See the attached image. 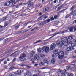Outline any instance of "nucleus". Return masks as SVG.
<instances>
[{
  "mask_svg": "<svg viewBox=\"0 0 76 76\" xmlns=\"http://www.w3.org/2000/svg\"><path fill=\"white\" fill-rule=\"evenodd\" d=\"M13 1V0H9V2H6L5 4V6H9V5H10V3H12V4H12V2H10V1Z\"/></svg>",
  "mask_w": 76,
  "mask_h": 76,
  "instance_id": "nucleus-8",
  "label": "nucleus"
},
{
  "mask_svg": "<svg viewBox=\"0 0 76 76\" xmlns=\"http://www.w3.org/2000/svg\"><path fill=\"white\" fill-rule=\"evenodd\" d=\"M55 56H56V55H55V54H53L52 56V57H55Z\"/></svg>",
  "mask_w": 76,
  "mask_h": 76,
  "instance_id": "nucleus-41",
  "label": "nucleus"
},
{
  "mask_svg": "<svg viewBox=\"0 0 76 76\" xmlns=\"http://www.w3.org/2000/svg\"><path fill=\"white\" fill-rule=\"evenodd\" d=\"M76 67V66L75 65H72L71 66V69L72 70H74V71H76V67L74 69L73 68V67Z\"/></svg>",
  "mask_w": 76,
  "mask_h": 76,
  "instance_id": "nucleus-12",
  "label": "nucleus"
},
{
  "mask_svg": "<svg viewBox=\"0 0 76 76\" xmlns=\"http://www.w3.org/2000/svg\"><path fill=\"white\" fill-rule=\"evenodd\" d=\"M61 43V42H60V41L58 40L56 42V45L58 46V45H60V44Z\"/></svg>",
  "mask_w": 76,
  "mask_h": 76,
  "instance_id": "nucleus-16",
  "label": "nucleus"
},
{
  "mask_svg": "<svg viewBox=\"0 0 76 76\" xmlns=\"http://www.w3.org/2000/svg\"><path fill=\"white\" fill-rule=\"evenodd\" d=\"M4 63L5 64H6V63H7V62H6V61H4Z\"/></svg>",
  "mask_w": 76,
  "mask_h": 76,
  "instance_id": "nucleus-49",
  "label": "nucleus"
},
{
  "mask_svg": "<svg viewBox=\"0 0 76 76\" xmlns=\"http://www.w3.org/2000/svg\"><path fill=\"white\" fill-rule=\"evenodd\" d=\"M67 32V30H66L64 31V32Z\"/></svg>",
  "mask_w": 76,
  "mask_h": 76,
  "instance_id": "nucleus-64",
  "label": "nucleus"
},
{
  "mask_svg": "<svg viewBox=\"0 0 76 76\" xmlns=\"http://www.w3.org/2000/svg\"><path fill=\"white\" fill-rule=\"evenodd\" d=\"M22 3H21L19 4V5H22Z\"/></svg>",
  "mask_w": 76,
  "mask_h": 76,
  "instance_id": "nucleus-61",
  "label": "nucleus"
},
{
  "mask_svg": "<svg viewBox=\"0 0 76 76\" xmlns=\"http://www.w3.org/2000/svg\"><path fill=\"white\" fill-rule=\"evenodd\" d=\"M19 25H18L17 26H16L15 27V29H18L19 28Z\"/></svg>",
  "mask_w": 76,
  "mask_h": 76,
  "instance_id": "nucleus-33",
  "label": "nucleus"
},
{
  "mask_svg": "<svg viewBox=\"0 0 76 76\" xmlns=\"http://www.w3.org/2000/svg\"><path fill=\"white\" fill-rule=\"evenodd\" d=\"M75 7L74 6H73L71 9V10H74V8Z\"/></svg>",
  "mask_w": 76,
  "mask_h": 76,
  "instance_id": "nucleus-34",
  "label": "nucleus"
},
{
  "mask_svg": "<svg viewBox=\"0 0 76 76\" xmlns=\"http://www.w3.org/2000/svg\"><path fill=\"white\" fill-rule=\"evenodd\" d=\"M76 26H74V27H72L71 28H69V31H70V32H72V31H73V29H74V31H76Z\"/></svg>",
  "mask_w": 76,
  "mask_h": 76,
  "instance_id": "nucleus-7",
  "label": "nucleus"
},
{
  "mask_svg": "<svg viewBox=\"0 0 76 76\" xmlns=\"http://www.w3.org/2000/svg\"><path fill=\"white\" fill-rule=\"evenodd\" d=\"M37 51L39 54L38 55V56H40V57H45V55L43 54H41V53H42L43 52V51L42 50V49H41L39 48L38 49H37Z\"/></svg>",
  "mask_w": 76,
  "mask_h": 76,
  "instance_id": "nucleus-3",
  "label": "nucleus"
},
{
  "mask_svg": "<svg viewBox=\"0 0 76 76\" xmlns=\"http://www.w3.org/2000/svg\"><path fill=\"white\" fill-rule=\"evenodd\" d=\"M8 22H5V25L4 26V27H6L7 25H8Z\"/></svg>",
  "mask_w": 76,
  "mask_h": 76,
  "instance_id": "nucleus-29",
  "label": "nucleus"
},
{
  "mask_svg": "<svg viewBox=\"0 0 76 76\" xmlns=\"http://www.w3.org/2000/svg\"><path fill=\"white\" fill-rule=\"evenodd\" d=\"M28 31V30H23V31L24 32H27V31Z\"/></svg>",
  "mask_w": 76,
  "mask_h": 76,
  "instance_id": "nucleus-51",
  "label": "nucleus"
},
{
  "mask_svg": "<svg viewBox=\"0 0 76 76\" xmlns=\"http://www.w3.org/2000/svg\"><path fill=\"white\" fill-rule=\"evenodd\" d=\"M68 76H73V74L69 73L68 74Z\"/></svg>",
  "mask_w": 76,
  "mask_h": 76,
  "instance_id": "nucleus-27",
  "label": "nucleus"
},
{
  "mask_svg": "<svg viewBox=\"0 0 76 76\" xmlns=\"http://www.w3.org/2000/svg\"><path fill=\"white\" fill-rule=\"evenodd\" d=\"M17 72L19 75H20V74H21L22 72L20 70H18L17 71Z\"/></svg>",
  "mask_w": 76,
  "mask_h": 76,
  "instance_id": "nucleus-24",
  "label": "nucleus"
},
{
  "mask_svg": "<svg viewBox=\"0 0 76 76\" xmlns=\"http://www.w3.org/2000/svg\"><path fill=\"white\" fill-rule=\"evenodd\" d=\"M7 18L6 17H4L2 19V21H4V20H6Z\"/></svg>",
  "mask_w": 76,
  "mask_h": 76,
  "instance_id": "nucleus-28",
  "label": "nucleus"
},
{
  "mask_svg": "<svg viewBox=\"0 0 76 76\" xmlns=\"http://www.w3.org/2000/svg\"><path fill=\"white\" fill-rule=\"evenodd\" d=\"M66 69H64V73H65V72H66Z\"/></svg>",
  "mask_w": 76,
  "mask_h": 76,
  "instance_id": "nucleus-53",
  "label": "nucleus"
},
{
  "mask_svg": "<svg viewBox=\"0 0 76 76\" xmlns=\"http://www.w3.org/2000/svg\"><path fill=\"white\" fill-rule=\"evenodd\" d=\"M32 4V3H31L28 4V7H31Z\"/></svg>",
  "mask_w": 76,
  "mask_h": 76,
  "instance_id": "nucleus-31",
  "label": "nucleus"
},
{
  "mask_svg": "<svg viewBox=\"0 0 76 76\" xmlns=\"http://www.w3.org/2000/svg\"><path fill=\"white\" fill-rule=\"evenodd\" d=\"M44 18V19H47V16L45 17Z\"/></svg>",
  "mask_w": 76,
  "mask_h": 76,
  "instance_id": "nucleus-60",
  "label": "nucleus"
},
{
  "mask_svg": "<svg viewBox=\"0 0 76 76\" xmlns=\"http://www.w3.org/2000/svg\"><path fill=\"white\" fill-rule=\"evenodd\" d=\"M70 69V67H69L67 66L66 67V69L67 70H69Z\"/></svg>",
  "mask_w": 76,
  "mask_h": 76,
  "instance_id": "nucleus-45",
  "label": "nucleus"
},
{
  "mask_svg": "<svg viewBox=\"0 0 76 76\" xmlns=\"http://www.w3.org/2000/svg\"><path fill=\"white\" fill-rule=\"evenodd\" d=\"M31 23V21H30L28 23H25L24 24V26H26V25H28V23Z\"/></svg>",
  "mask_w": 76,
  "mask_h": 76,
  "instance_id": "nucleus-30",
  "label": "nucleus"
},
{
  "mask_svg": "<svg viewBox=\"0 0 76 76\" xmlns=\"http://www.w3.org/2000/svg\"><path fill=\"white\" fill-rule=\"evenodd\" d=\"M58 51H57V50H54L53 52V54H55V55H56V56H58Z\"/></svg>",
  "mask_w": 76,
  "mask_h": 76,
  "instance_id": "nucleus-10",
  "label": "nucleus"
},
{
  "mask_svg": "<svg viewBox=\"0 0 76 76\" xmlns=\"http://www.w3.org/2000/svg\"><path fill=\"white\" fill-rule=\"evenodd\" d=\"M14 75H17V73H16L15 72H12V73H11V76H14Z\"/></svg>",
  "mask_w": 76,
  "mask_h": 76,
  "instance_id": "nucleus-18",
  "label": "nucleus"
},
{
  "mask_svg": "<svg viewBox=\"0 0 76 76\" xmlns=\"http://www.w3.org/2000/svg\"><path fill=\"white\" fill-rule=\"evenodd\" d=\"M59 59H62L64 57V52L63 51H61L58 53V56Z\"/></svg>",
  "mask_w": 76,
  "mask_h": 76,
  "instance_id": "nucleus-4",
  "label": "nucleus"
},
{
  "mask_svg": "<svg viewBox=\"0 0 76 76\" xmlns=\"http://www.w3.org/2000/svg\"><path fill=\"white\" fill-rule=\"evenodd\" d=\"M46 69V68H45V67H43V68H41V69L43 70L44 69Z\"/></svg>",
  "mask_w": 76,
  "mask_h": 76,
  "instance_id": "nucleus-50",
  "label": "nucleus"
},
{
  "mask_svg": "<svg viewBox=\"0 0 76 76\" xmlns=\"http://www.w3.org/2000/svg\"><path fill=\"white\" fill-rule=\"evenodd\" d=\"M37 28H38V27H36L35 28H33L31 31H33V30H34V29H35L36 28V29H37Z\"/></svg>",
  "mask_w": 76,
  "mask_h": 76,
  "instance_id": "nucleus-47",
  "label": "nucleus"
},
{
  "mask_svg": "<svg viewBox=\"0 0 76 76\" xmlns=\"http://www.w3.org/2000/svg\"><path fill=\"white\" fill-rule=\"evenodd\" d=\"M45 75H50V72H46L45 73Z\"/></svg>",
  "mask_w": 76,
  "mask_h": 76,
  "instance_id": "nucleus-37",
  "label": "nucleus"
},
{
  "mask_svg": "<svg viewBox=\"0 0 76 76\" xmlns=\"http://www.w3.org/2000/svg\"><path fill=\"white\" fill-rule=\"evenodd\" d=\"M54 20V17H52L50 19L51 20Z\"/></svg>",
  "mask_w": 76,
  "mask_h": 76,
  "instance_id": "nucleus-42",
  "label": "nucleus"
},
{
  "mask_svg": "<svg viewBox=\"0 0 76 76\" xmlns=\"http://www.w3.org/2000/svg\"><path fill=\"white\" fill-rule=\"evenodd\" d=\"M61 61H62V63H64V62H66V60L63 59L62 60H61Z\"/></svg>",
  "mask_w": 76,
  "mask_h": 76,
  "instance_id": "nucleus-35",
  "label": "nucleus"
},
{
  "mask_svg": "<svg viewBox=\"0 0 76 76\" xmlns=\"http://www.w3.org/2000/svg\"><path fill=\"white\" fill-rule=\"evenodd\" d=\"M56 46V45L54 43H53L51 44L50 47V49L51 50H54Z\"/></svg>",
  "mask_w": 76,
  "mask_h": 76,
  "instance_id": "nucleus-6",
  "label": "nucleus"
},
{
  "mask_svg": "<svg viewBox=\"0 0 76 76\" xmlns=\"http://www.w3.org/2000/svg\"><path fill=\"white\" fill-rule=\"evenodd\" d=\"M41 42V40H40L37 42L36 43H38V42Z\"/></svg>",
  "mask_w": 76,
  "mask_h": 76,
  "instance_id": "nucleus-40",
  "label": "nucleus"
},
{
  "mask_svg": "<svg viewBox=\"0 0 76 76\" xmlns=\"http://www.w3.org/2000/svg\"><path fill=\"white\" fill-rule=\"evenodd\" d=\"M39 66H43L44 65V63L42 62H40L39 63Z\"/></svg>",
  "mask_w": 76,
  "mask_h": 76,
  "instance_id": "nucleus-22",
  "label": "nucleus"
},
{
  "mask_svg": "<svg viewBox=\"0 0 76 76\" xmlns=\"http://www.w3.org/2000/svg\"><path fill=\"white\" fill-rule=\"evenodd\" d=\"M62 46H63V45H62V44H61L60 45H59V47L61 48L62 47Z\"/></svg>",
  "mask_w": 76,
  "mask_h": 76,
  "instance_id": "nucleus-46",
  "label": "nucleus"
},
{
  "mask_svg": "<svg viewBox=\"0 0 76 76\" xmlns=\"http://www.w3.org/2000/svg\"><path fill=\"white\" fill-rule=\"evenodd\" d=\"M45 24H46V23L45 22V21H43L40 23V25H45Z\"/></svg>",
  "mask_w": 76,
  "mask_h": 76,
  "instance_id": "nucleus-21",
  "label": "nucleus"
},
{
  "mask_svg": "<svg viewBox=\"0 0 76 76\" xmlns=\"http://www.w3.org/2000/svg\"><path fill=\"white\" fill-rule=\"evenodd\" d=\"M4 39H3V38H1L0 39H1V40H3Z\"/></svg>",
  "mask_w": 76,
  "mask_h": 76,
  "instance_id": "nucleus-54",
  "label": "nucleus"
},
{
  "mask_svg": "<svg viewBox=\"0 0 76 76\" xmlns=\"http://www.w3.org/2000/svg\"><path fill=\"white\" fill-rule=\"evenodd\" d=\"M50 22V19H48L47 20V21H45V22H46V23H49V22Z\"/></svg>",
  "mask_w": 76,
  "mask_h": 76,
  "instance_id": "nucleus-25",
  "label": "nucleus"
},
{
  "mask_svg": "<svg viewBox=\"0 0 76 76\" xmlns=\"http://www.w3.org/2000/svg\"><path fill=\"white\" fill-rule=\"evenodd\" d=\"M44 18L43 16H41L40 18H39L37 20V21H39V20H42V18Z\"/></svg>",
  "mask_w": 76,
  "mask_h": 76,
  "instance_id": "nucleus-20",
  "label": "nucleus"
},
{
  "mask_svg": "<svg viewBox=\"0 0 76 76\" xmlns=\"http://www.w3.org/2000/svg\"><path fill=\"white\" fill-rule=\"evenodd\" d=\"M58 5H57V6H56V7H55V8H57V7H58Z\"/></svg>",
  "mask_w": 76,
  "mask_h": 76,
  "instance_id": "nucleus-59",
  "label": "nucleus"
},
{
  "mask_svg": "<svg viewBox=\"0 0 76 76\" xmlns=\"http://www.w3.org/2000/svg\"><path fill=\"white\" fill-rule=\"evenodd\" d=\"M31 27V26H30L28 27V28H30Z\"/></svg>",
  "mask_w": 76,
  "mask_h": 76,
  "instance_id": "nucleus-62",
  "label": "nucleus"
},
{
  "mask_svg": "<svg viewBox=\"0 0 76 76\" xmlns=\"http://www.w3.org/2000/svg\"><path fill=\"white\" fill-rule=\"evenodd\" d=\"M19 65L20 66H21V67H23V66H24V65L23 64H20Z\"/></svg>",
  "mask_w": 76,
  "mask_h": 76,
  "instance_id": "nucleus-36",
  "label": "nucleus"
},
{
  "mask_svg": "<svg viewBox=\"0 0 76 76\" xmlns=\"http://www.w3.org/2000/svg\"><path fill=\"white\" fill-rule=\"evenodd\" d=\"M61 41L64 46H67L69 44H71V46H69L66 48L67 51H71L74 50V48L73 47L76 46V39H74V42L68 40V39L67 37H64L61 39Z\"/></svg>",
  "mask_w": 76,
  "mask_h": 76,
  "instance_id": "nucleus-1",
  "label": "nucleus"
},
{
  "mask_svg": "<svg viewBox=\"0 0 76 76\" xmlns=\"http://www.w3.org/2000/svg\"><path fill=\"white\" fill-rule=\"evenodd\" d=\"M56 0H55L54 1V3H56Z\"/></svg>",
  "mask_w": 76,
  "mask_h": 76,
  "instance_id": "nucleus-58",
  "label": "nucleus"
},
{
  "mask_svg": "<svg viewBox=\"0 0 76 76\" xmlns=\"http://www.w3.org/2000/svg\"><path fill=\"white\" fill-rule=\"evenodd\" d=\"M21 70H22V72H24V71H23V69H21Z\"/></svg>",
  "mask_w": 76,
  "mask_h": 76,
  "instance_id": "nucleus-55",
  "label": "nucleus"
},
{
  "mask_svg": "<svg viewBox=\"0 0 76 76\" xmlns=\"http://www.w3.org/2000/svg\"><path fill=\"white\" fill-rule=\"evenodd\" d=\"M75 16H76V12L73 15V17Z\"/></svg>",
  "mask_w": 76,
  "mask_h": 76,
  "instance_id": "nucleus-48",
  "label": "nucleus"
},
{
  "mask_svg": "<svg viewBox=\"0 0 76 76\" xmlns=\"http://www.w3.org/2000/svg\"><path fill=\"white\" fill-rule=\"evenodd\" d=\"M26 57V55L25 54H21L20 57L19 59L21 61H24L25 59V57Z\"/></svg>",
  "mask_w": 76,
  "mask_h": 76,
  "instance_id": "nucleus-5",
  "label": "nucleus"
},
{
  "mask_svg": "<svg viewBox=\"0 0 76 76\" xmlns=\"http://www.w3.org/2000/svg\"><path fill=\"white\" fill-rule=\"evenodd\" d=\"M68 39H73V36L71 35V36H69L68 37Z\"/></svg>",
  "mask_w": 76,
  "mask_h": 76,
  "instance_id": "nucleus-15",
  "label": "nucleus"
},
{
  "mask_svg": "<svg viewBox=\"0 0 76 76\" xmlns=\"http://www.w3.org/2000/svg\"><path fill=\"white\" fill-rule=\"evenodd\" d=\"M31 76V74L29 71H28L24 74V76Z\"/></svg>",
  "mask_w": 76,
  "mask_h": 76,
  "instance_id": "nucleus-9",
  "label": "nucleus"
},
{
  "mask_svg": "<svg viewBox=\"0 0 76 76\" xmlns=\"http://www.w3.org/2000/svg\"><path fill=\"white\" fill-rule=\"evenodd\" d=\"M34 60H38L39 59V57L37 55H35L34 56Z\"/></svg>",
  "mask_w": 76,
  "mask_h": 76,
  "instance_id": "nucleus-11",
  "label": "nucleus"
},
{
  "mask_svg": "<svg viewBox=\"0 0 76 76\" xmlns=\"http://www.w3.org/2000/svg\"><path fill=\"white\" fill-rule=\"evenodd\" d=\"M14 69V67L13 66H12L10 68V69Z\"/></svg>",
  "mask_w": 76,
  "mask_h": 76,
  "instance_id": "nucleus-43",
  "label": "nucleus"
},
{
  "mask_svg": "<svg viewBox=\"0 0 76 76\" xmlns=\"http://www.w3.org/2000/svg\"><path fill=\"white\" fill-rule=\"evenodd\" d=\"M42 50L43 51V52L44 51L45 53H48L50 51V48L48 46H44L42 47Z\"/></svg>",
  "mask_w": 76,
  "mask_h": 76,
  "instance_id": "nucleus-2",
  "label": "nucleus"
},
{
  "mask_svg": "<svg viewBox=\"0 0 76 76\" xmlns=\"http://www.w3.org/2000/svg\"><path fill=\"white\" fill-rule=\"evenodd\" d=\"M34 54L35 52L34 51H32V52H31L30 57H33V55H34Z\"/></svg>",
  "mask_w": 76,
  "mask_h": 76,
  "instance_id": "nucleus-13",
  "label": "nucleus"
},
{
  "mask_svg": "<svg viewBox=\"0 0 76 76\" xmlns=\"http://www.w3.org/2000/svg\"><path fill=\"white\" fill-rule=\"evenodd\" d=\"M55 61H56V59L55 58H53L51 60V62L52 63L54 64V63H55Z\"/></svg>",
  "mask_w": 76,
  "mask_h": 76,
  "instance_id": "nucleus-17",
  "label": "nucleus"
},
{
  "mask_svg": "<svg viewBox=\"0 0 76 76\" xmlns=\"http://www.w3.org/2000/svg\"><path fill=\"white\" fill-rule=\"evenodd\" d=\"M48 7H46L45 9L43 10V12H46V11H48Z\"/></svg>",
  "mask_w": 76,
  "mask_h": 76,
  "instance_id": "nucleus-23",
  "label": "nucleus"
},
{
  "mask_svg": "<svg viewBox=\"0 0 76 76\" xmlns=\"http://www.w3.org/2000/svg\"><path fill=\"white\" fill-rule=\"evenodd\" d=\"M73 14V11L70 14H68L66 16V18H68L69 16H71V15H72Z\"/></svg>",
  "mask_w": 76,
  "mask_h": 76,
  "instance_id": "nucleus-14",
  "label": "nucleus"
},
{
  "mask_svg": "<svg viewBox=\"0 0 76 76\" xmlns=\"http://www.w3.org/2000/svg\"><path fill=\"white\" fill-rule=\"evenodd\" d=\"M38 65V64H35L34 65V66H37Z\"/></svg>",
  "mask_w": 76,
  "mask_h": 76,
  "instance_id": "nucleus-52",
  "label": "nucleus"
},
{
  "mask_svg": "<svg viewBox=\"0 0 76 76\" xmlns=\"http://www.w3.org/2000/svg\"><path fill=\"white\" fill-rule=\"evenodd\" d=\"M61 76H66V74H65V73H62L61 74Z\"/></svg>",
  "mask_w": 76,
  "mask_h": 76,
  "instance_id": "nucleus-32",
  "label": "nucleus"
},
{
  "mask_svg": "<svg viewBox=\"0 0 76 76\" xmlns=\"http://www.w3.org/2000/svg\"><path fill=\"white\" fill-rule=\"evenodd\" d=\"M57 34H58V33H55V34H54L53 35V36H52L51 37H50L49 39H51V38H53V37L54 36H55V35H57Z\"/></svg>",
  "mask_w": 76,
  "mask_h": 76,
  "instance_id": "nucleus-26",
  "label": "nucleus"
},
{
  "mask_svg": "<svg viewBox=\"0 0 76 76\" xmlns=\"http://www.w3.org/2000/svg\"><path fill=\"white\" fill-rule=\"evenodd\" d=\"M33 76H38L37 75L34 74L33 75Z\"/></svg>",
  "mask_w": 76,
  "mask_h": 76,
  "instance_id": "nucleus-57",
  "label": "nucleus"
},
{
  "mask_svg": "<svg viewBox=\"0 0 76 76\" xmlns=\"http://www.w3.org/2000/svg\"><path fill=\"white\" fill-rule=\"evenodd\" d=\"M39 15H42V14L41 13H40L39 14Z\"/></svg>",
  "mask_w": 76,
  "mask_h": 76,
  "instance_id": "nucleus-63",
  "label": "nucleus"
},
{
  "mask_svg": "<svg viewBox=\"0 0 76 76\" xmlns=\"http://www.w3.org/2000/svg\"><path fill=\"white\" fill-rule=\"evenodd\" d=\"M43 62H44V63H48V61H47V59H44L43 60Z\"/></svg>",
  "mask_w": 76,
  "mask_h": 76,
  "instance_id": "nucleus-19",
  "label": "nucleus"
},
{
  "mask_svg": "<svg viewBox=\"0 0 76 76\" xmlns=\"http://www.w3.org/2000/svg\"><path fill=\"white\" fill-rule=\"evenodd\" d=\"M54 18L55 19H56L57 18V15H55L54 17Z\"/></svg>",
  "mask_w": 76,
  "mask_h": 76,
  "instance_id": "nucleus-38",
  "label": "nucleus"
},
{
  "mask_svg": "<svg viewBox=\"0 0 76 76\" xmlns=\"http://www.w3.org/2000/svg\"><path fill=\"white\" fill-rule=\"evenodd\" d=\"M58 72H62V70L61 69H59L58 70Z\"/></svg>",
  "mask_w": 76,
  "mask_h": 76,
  "instance_id": "nucleus-44",
  "label": "nucleus"
},
{
  "mask_svg": "<svg viewBox=\"0 0 76 76\" xmlns=\"http://www.w3.org/2000/svg\"><path fill=\"white\" fill-rule=\"evenodd\" d=\"M63 5H61V6H60V7L58 8V9H59V10H60V8L62 7H63Z\"/></svg>",
  "mask_w": 76,
  "mask_h": 76,
  "instance_id": "nucleus-39",
  "label": "nucleus"
},
{
  "mask_svg": "<svg viewBox=\"0 0 76 76\" xmlns=\"http://www.w3.org/2000/svg\"><path fill=\"white\" fill-rule=\"evenodd\" d=\"M7 60L8 61H10L9 59H7Z\"/></svg>",
  "mask_w": 76,
  "mask_h": 76,
  "instance_id": "nucleus-56",
  "label": "nucleus"
}]
</instances>
